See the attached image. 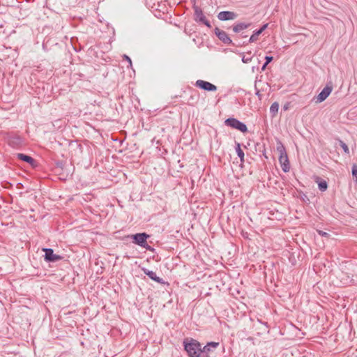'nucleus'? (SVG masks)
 I'll return each instance as SVG.
<instances>
[{"label": "nucleus", "instance_id": "obj_26", "mask_svg": "<svg viewBox=\"0 0 357 357\" xmlns=\"http://www.w3.org/2000/svg\"><path fill=\"white\" fill-rule=\"evenodd\" d=\"M318 232H319V235H321V236L328 237L329 236V234L326 231H319Z\"/></svg>", "mask_w": 357, "mask_h": 357}, {"label": "nucleus", "instance_id": "obj_16", "mask_svg": "<svg viewBox=\"0 0 357 357\" xmlns=\"http://www.w3.org/2000/svg\"><path fill=\"white\" fill-rule=\"evenodd\" d=\"M315 182L318 185V188L320 191L324 192L328 188V183L326 181L322 179L321 178L317 176L314 179Z\"/></svg>", "mask_w": 357, "mask_h": 357}, {"label": "nucleus", "instance_id": "obj_17", "mask_svg": "<svg viewBox=\"0 0 357 357\" xmlns=\"http://www.w3.org/2000/svg\"><path fill=\"white\" fill-rule=\"evenodd\" d=\"M236 152L237 155L239 157L241 163L244 162V152L241 147V144L238 142H236L235 146Z\"/></svg>", "mask_w": 357, "mask_h": 357}, {"label": "nucleus", "instance_id": "obj_3", "mask_svg": "<svg viewBox=\"0 0 357 357\" xmlns=\"http://www.w3.org/2000/svg\"><path fill=\"white\" fill-rule=\"evenodd\" d=\"M225 124L227 126H229L232 128L236 129L243 133H245L248 132L247 126L244 123L240 121L236 118L230 117L227 119L225 121Z\"/></svg>", "mask_w": 357, "mask_h": 357}, {"label": "nucleus", "instance_id": "obj_31", "mask_svg": "<svg viewBox=\"0 0 357 357\" xmlns=\"http://www.w3.org/2000/svg\"><path fill=\"white\" fill-rule=\"evenodd\" d=\"M61 165V162H57V165H58V166H60Z\"/></svg>", "mask_w": 357, "mask_h": 357}, {"label": "nucleus", "instance_id": "obj_30", "mask_svg": "<svg viewBox=\"0 0 357 357\" xmlns=\"http://www.w3.org/2000/svg\"><path fill=\"white\" fill-rule=\"evenodd\" d=\"M240 36H241V38H247V37H248V35H245V34L243 33V32H242V33H240Z\"/></svg>", "mask_w": 357, "mask_h": 357}, {"label": "nucleus", "instance_id": "obj_27", "mask_svg": "<svg viewBox=\"0 0 357 357\" xmlns=\"http://www.w3.org/2000/svg\"><path fill=\"white\" fill-rule=\"evenodd\" d=\"M142 248H145L147 250H150V251H153L154 250V248H152L151 245H149L148 243H147V245L143 246Z\"/></svg>", "mask_w": 357, "mask_h": 357}, {"label": "nucleus", "instance_id": "obj_18", "mask_svg": "<svg viewBox=\"0 0 357 357\" xmlns=\"http://www.w3.org/2000/svg\"><path fill=\"white\" fill-rule=\"evenodd\" d=\"M22 142V139L19 136L13 137L9 139V144L13 146H18L21 144Z\"/></svg>", "mask_w": 357, "mask_h": 357}, {"label": "nucleus", "instance_id": "obj_24", "mask_svg": "<svg viewBox=\"0 0 357 357\" xmlns=\"http://www.w3.org/2000/svg\"><path fill=\"white\" fill-rule=\"evenodd\" d=\"M255 89H256L255 94L258 97L259 100H261V98H262V95L261 94L260 91L257 89L256 86H255Z\"/></svg>", "mask_w": 357, "mask_h": 357}, {"label": "nucleus", "instance_id": "obj_8", "mask_svg": "<svg viewBox=\"0 0 357 357\" xmlns=\"http://www.w3.org/2000/svg\"><path fill=\"white\" fill-rule=\"evenodd\" d=\"M195 86L206 91H215L217 90V86L209 82L204 81L202 79L197 80L195 84Z\"/></svg>", "mask_w": 357, "mask_h": 357}, {"label": "nucleus", "instance_id": "obj_28", "mask_svg": "<svg viewBox=\"0 0 357 357\" xmlns=\"http://www.w3.org/2000/svg\"><path fill=\"white\" fill-rule=\"evenodd\" d=\"M289 104H290L289 102H287V103H285V104L284 105V106H283V109H284V110H287V109H289Z\"/></svg>", "mask_w": 357, "mask_h": 357}, {"label": "nucleus", "instance_id": "obj_12", "mask_svg": "<svg viewBox=\"0 0 357 357\" xmlns=\"http://www.w3.org/2000/svg\"><path fill=\"white\" fill-rule=\"evenodd\" d=\"M217 17L220 21L233 20L237 17V14L232 11L224 10L220 12Z\"/></svg>", "mask_w": 357, "mask_h": 357}, {"label": "nucleus", "instance_id": "obj_14", "mask_svg": "<svg viewBox=\"0 0 357 357\" xmlns=\"http://www.w3.org/2000/svg\"><path fill=\"white\" fill-rule=\"evenodd\" d=\"M268 26V24L266 23V24H263L259 29L255 30L253 31L252 35L250 37V38H249L248 43H246V44L256 42L258 40V36L260 34H261L264 31H265L266 29ZM244 43L245 44V43Z\"/></svg>", "mask_w": 357, "mask_h": 357}, {"label": "nucleus", "instance_id": "obj_13", "mask_svg": "<svg viewBox=\"0 0 357 357\" xmlns=\"http://www.w3.org/2000/svg\"><path fill=\"white\" fill-rule=\"evenodd\" d=\"M16 157L17 159L29 164L32 167H36L37 166L36 160L30 155L18 153L16 154Z\"/></svg>", "mask_w": 357, "mask_h": 357}, {"label": "nucleus", "instance_id": "obj_22", "mask_svg": "<svg viewBox=\"0 0 357 357\" xmlns=\"http://www.w3.org/2000/svg\"><path fill=\"white\" fill-rule=\"evenodd\" d=\"M252 61V56H245V55L242 57V61L245 63H248Z\"/></svg>", "mask_w": 357, "mask_h": 357}, {"label": "nucleus", "instance_id": "obj_19", "mask_svg": "<svg viewBox=\"0 0 357 357\" xmlns=\"http://www.w3.org/2000/svg\"><path fill=\"white\" fill-rule=\"evenodd\" d=\"M279 109V104L278 102H274L272 103L270 107V113L271 114L272 116L274 117L278 112Z\"/></svg>", "mask_w": 357, "mask_h": 357}, {"label": "nucleus", "instance_id": "obj_25", "mask_svg": "<svg viewBox=\"0 0 357 357\" xmlns=\"http://www.w3.org/2000/svg\"><path fill=\"white\" fill-rule=\"evenodd\" d=\"M123 59H124V60L127 61L129 63L130 66H132L131 59H130V58L128 56L124 54L123 55Z\"/></svg>", "mask_w": 357, "mask_h": 357}, {"label": "nucleus", "instance_id": "obj_1", "mask_svg": "<svg viewBox=\"0 0 357 357\" xmlns=\"http://www.w3.org/2000/svg\"><path fill=\"white\" fill-rule=\"evenodd\" d=\"M184 351L188 357H202V344L192 337H185L183 340Z\"/></svg>", "mask_w": 357, "mask_h": 357}, {"label": "nucleus", "instance_id": "obj_5", "mask_svg": "<svg viewBox=\"0 0 357 357\" xmlns=\"http://www.w3.org/2000/svg\"><path fill=\"white\" fill-rule=\"evenodd\" d=\"M42 250L45 252L44 260L46 262L53 263L56 262L63 259V257L54 253V250L52 248H43Z\"/></svg>", "mask_w": 357, "mask_h": 357}, {"label": "nucleus", "instance_id": "obj_21", "mask_svg": "<svg viewBox=\"0 0 357 357\" xmlns=\"http://www.w3.org/2000/svg\"><path fill=\"white\" fill-rule=\"evenodd\" d=\"M351 173H352V176L356 178V181H357V165L356 164H353L352 165V167H351Z\"/></svg>", "mask_w": 357, "mask_h": 357}, {"label": "nucleus", "instance_id": "obj_11", "mask_svg": "<svg viewBox=\"0 0 357 357\" xmlns=\"http://www.w3.org/2000/svg\"><path fill=\"white\" fill-rule=\"evenodd\" d=\"M219 344V342H209L204 347L202 346V357H210V352L213 351V349H216Z\"/></svg>", "mask_w": 357, "mask_h": 357}, {"label": "nucleus", "instance_id": "obj_15", "mask_svg": "<svg viewBox=\"0 0 357 357\" xmlns=\"http://www.w3.org/2000/svg\"><path fill=\"white\" fill-rule=\"evenodd\" d=\"M251 26V23L238 22L232 26V30L236 33H242V31Z\"/></svg>", "mask_w": 357, "mask_h": 357}, {"label": "nucleus", "instance_id": "obj_23", "mask_svg": "<svg viewBox=\"0 0 357 357\" xmlns=\"http://www.w3.org/2000/svg\"><path fill=\"white\" fill-rule=\"evenodd\" d=\"M273 60V57L272 56H265V63L268 64Z\"/></svg>", "mask_w": 357, "mask_h": 357}, {"label": "nucleus", "instance_id": "obj_6", "mask_svg": "<svg viewBox=\"0 0 357 357\" xmlns=\"http://www.w3.org/2000/svg\"><path fill=\"white\" fill-rule=\"evenodd\" d=\"M133 241V243L136 245L143 247L147 245V239L149 238V235L145 232L137 233L130 236Z\"/></svg>", "mask_w": 357, "mask_h": 357}, {"label": "nucleus", "instance_id": "obj_20", "mask_svg": "<svg viewBox=\"0 0 357 357\" xmlns=\"http://www.w3.org/2000/svg\"><path fill=\"white\" fill-rule=\"evenodd\" d=\"M339 143H340V146L342 148L344 152L346 154H349V149L348 146L346 144V143H344L342 140H340Z\"/></svg>", "mask_w": 357, "mask_h": 357}, {"label": "nucleus", "instance_id": "obj_9", "mask_svg": "<svg viewBox=\"0 0 357 357\" xmlns=\"http://www.w3.org/2000/svg\"><path fill=\"white\" fill-rule=\"evenodd\" d=\"M333 87L332 86L326 85L321 91L314 97V100H315V102L320 103L324 101L332 92Z\"/></svg>", "mask_w": 357, "mask_h": 357}, {"label": "nucleus", "instance_id": "obj_10", "mask_svg": "<svg viewBox=\"0 0 357 357\" xmlns=\"http://www.w3.org/2000/svg\"><path fill=\"white\" fill-rule=\"evenodd\" d=\"M141 270L144 272V273L147 275L151 280L161 284H167L169 285V283L167 282H165L162 278L157 276L156 273L153 271H150L144 267H142Z\"/></svg>", "mask_w": 357, "mask_h": 357}, {"label": "nucleus", "instance_id": "obj_29", "mask_svg": "<svg viewBox=\"0 0 357 357\" xmlns=\"http://www.w3.org/2000/svg\"><path fill=\"white\" fill-rule=\"evenodd\" d=\"M267 63H264L261 67V70H264L267 66Z\"/></svg>", "mask_w": 357, "mask_h": 357}, {"label": "nucleus", "instance_id": "obj_2", "mask_svg": "<svg viewBox=\"0 0 357 357\" xmlns=\"http://www.w3.org/2000/svg\"><path fill=\"white\" fill-rule=\"evenodd\" d=\"M277 151L279 152V162L284 172H289L290 164L285 148L281 142L277 144Z\"/></svg>", "mask_w": 357, "mask_h": 357}, {"label": "nucleus", "instance_id": "obj_4", "mask_svg": "<svg viewBox=\"0 0 357 357\" xmlns=\"http://www.w3.org/2000/svg\"><path fill=\"white\" fill-rule=\"evenodd\" d=\"M193 9L195 11V20L197 22L204 24L208 28H211V24L210 22L204 16L202 10L196 5L193 6Z\"/></svg>", "mask_w": 357, "mask_h": 357}, {"label": "nucleus", "instance_id": "obj_7", "mask_svg": "<svg viewBox=\"0 0 357 357\" xmlns=\"http://www.w3.org/2000/svg\"><path fill=\"white\" fill-rule=\"evenodd\" d=\"M214 33L217 36V38L225 45H234L229 35L225 31L221 30L218 27H215L214 29Z\"/></svg>", "mask_w": 357, "mask_h": 357}]
</instances>
